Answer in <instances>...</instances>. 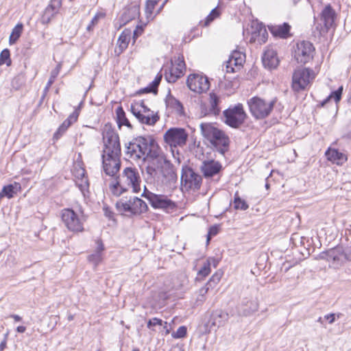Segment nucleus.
I'll return each mask as SVG.
<instances>
[{
    "mask_svg": "<svg viewBox=\"0 0 351 351\" xmlns=\"http://www.w3.org/2000/svg\"><path fill=\"white\" fill-rule=\"evenodd\" d=\"M201 133L220 154L224 156L229 150L230 140L229 136L221 130L210 123L200 124Z\"/></svg>",
    "mask_w": 351,
    "mask_h": 351,
    "instance_id": "obj_1",
    "label": "nucleus"
},
{
    "mask_svg": "<svg viewBox=\"0 0 351 351\" xmlns=\"http://www.w3.org/2000/svg\"><path fill=\"white\" fill-rule=\"evenodd\" d=\"M277 99L266 101L255 96L247 100V106L252 116L256 119H264L269 117L272 112Z\"/></svg>",
    "mask_w": 351,
    "mask_h": 351,
    "instance_id": "obj_2",
    "label": "nucleus"
},
{
    "mask_svg": "<svg viewBox=\"0 0 351 351\" xmlns=\"http://www.w3.org/2000/svg\"><path fill=\"white\" fill-rule=\"evenodd\" d=\"M319 258L326 260L329 263V267L335 269H339L343 265L346 261H349V254L345 251L342 246H337L322 252Z\"/></svg>",
    "mask_w": 351,
    "mask_h": 351,
    "instance_id": "obj_3",
    "label": "nucleus"
},
{
    "mask_svg": "<svg viewBox=\"0 0 351 351\" xmlns=\"http://www.w3.org/2000/svg\"><path fill=\"white\" fill-rule=\"evenodd\" d=\"M224 123L232 128L237 129L242 125L247 116L242 104L230 106L223 112Z\"/></svg>",
    "mask_w": 351,
    "mask_h": 351,
    "instance_id": "obj_4",
    "label": "nucleus"
},
{
    "mask_svg": "<svg viewBox=\"0 0 351 351\" xmlns=\"http://www.w3.org/2000/svg\"><path fill=\"white\" fill-rule=\"evenodd\" d=\"M202 177L191 167L184 165L182 167L181 184L185 191H197L200 189Z\"/></svg>",
    "mask_w": 351,
    "mask_h": 351,
    "instance_id": "obj_5",
    "label": "nucleus"
},
{
    "mask_svg": "<svg viewBox=\"0 0 351 351\" xmlns=\"http://www.w3.org/2000/svg\"><path fill=\"white\" fill-rule=\"evenodd\" d=\"M152 136H139L134 138L126 146V154L134 160L145 159Z\"/></svg>",
    "mask_w": 351,
    "mask_h": 351,
    "instance_id": "obj_6",
    "label": "nucleus"
},
{
    "mask_svg": "<svg viewBox=\"0 0 351 351\" xmlns=\"http://www.w3.org/2000/svg\"><path fill=\"white\" fill-rule=\"evenodd\" d=\"M115 206L119 213L129 212L132 215H139L148 209L147 204L136 197L130 199L122 198L116 203Z\"/></svg>",
    "mask_w": 351,
    "mask_h": 351,
    "instance_id": "obj_7",
    "label": "nucleus"
},
{
    "mask_svg": "<svg viewBox=\"0 0 351 351\" xmlns=\"http://www.w3.org/2000/svg\"><path fill=\"white\" fill-rule=\"evenodd\" d=\"M313 78V70L302 67L296 69L292 75L291 87L293 90L300 92L305 90Z\"/></svg>",
    "mask_w": 351,
    "mask_h": 351,
    "instance_id": "obj_8",
    "label": "nucleus"
},
{
    "mask_svg": "<svg viewBox=\"0 0 351 351\" xmlns=\"http://www.w3.org/2000/svg\"><path fill=\"white\" fill-rule=\"evenodd\" d=\"M142 196L149 201L154 208L170 211L176 208V202L169 199L166 195L152 193L147 191L145 186Z\"/></svg>",
    "mask_w": 351,
    "mask_h": 351,
    "instance_id": "obj_9",
    "label": "nucleus"
},
{
    "mask_svg": "<svg viewBox=\"0 0 351 351\" xmlns=\"http://www.w3.org/2000/svg\"><path fill=\"white\" fill-rule=\"evenodd\" d=\"M189 134L182 128H171L164 134L165 142L171 147H183L186 145Z\"/></svg>",
    "mask_w": 351,
    "mask_h": 351,
    "instance_id": "obj_10",
    "label": "nucleus"
},
{
    "mask_svg": "<svg viewBox=\"0 0 351 351\" xmlns=\"http://www.w3.org/2000/svg\"><path fill=\"white\" fill-rule=\"evenodd\" d=\"M315 47L309 41L302 40L296 44L294 58L298 63L306 64L313 58Z\"/></svg>",
    "mask_w": 351,
    "mask_h": 351,
    "instance_id": "obj_11",
    "label": "nucleus"
},
{
    "mask_svg": "<svg viewBox=\"0 0 351 351\" xmlns=\"http://www.w3.org/2000/svg\"><path fill=\"white\" fill-rule=\"evenodd\" d=\"M61 217L64 226L70 231L78 232L84 230L82 220L73 210L70 208L63 209Z\"/></svg>",
    "mask_w": 351,
    "mask_h": 351,
    "instance_id": "obj_12",
    "label": "nucleus"
},
{
    "mask_svg": "<svg viewBox=\"0 0 351 351\" xmlns=\"http://www.w3.org/2000/svg\"><path fill=\"white\" fill-rule=\"evenodd\" d=\"M186 84L191 90L197 93L206 92L210 87L208 77L199 74L189 75L187 77Z\"/></svg>",
    "mask_w": 351,
    "mask_h": 351,
    "instance_id": "obj_13",
    "label": "nucleus"
},
{
    "mask_svg": "<svg viewBox=\"0 0 351 351\" xmlns=\"http://www.w3.org/2000/svg\"><path fill=\"white\" fill-rule=\"evenodd\" d=\"M163 180L162 183L167 186H171L175 184L178 180L173 165L169 160L162 161L161 164L157 165Z\"/></svg>",
    "mask_w": 351,
    "mask_h": 351,
    "instance_id": "obj_14",
    "label": "nucleus"
},
{
    "mask_svg": "<svg viewBox=\"0 0 351 351\" xmlns=\"http://www.w3.org/2000/svg\"><path fill=\"white\" fill-rule=\"evenodd\" d=\"M186 70V65L182 55L178 56L175 60L169 71H165V77L169 83H174L178 78L182 76Z\"/></svg>",
    "mask_w": 351,
    "mask_h": 351,
    "instance_id": "obj_15",
    "label": "nucleus"
},
{
    "mask_svg": "<svg viewBox=\"0 0 351 351\" xmlns=\"http://www.w3.org/2000/svg\"><path fill=\"white\" fill-rule=\"evenodd\" d=\"M104 150L101 154L102 166L105 173L107 176L110 175V126L106 123L102 132Z\"/></svg>",
    "mask_w": 351,
    "mask_h": 351,
    "instance_id": "obj_16",
    "label": "nucleus"
},
{
    "mask_svg": "<svg viewBox=\"0 0 351 351\" xmlns=\"http://www.w3.org/2000/svg\"><path fill=\"white\" fill-rule=\"evenodd\" d=\"M145 158L152 159L151 162H154L156 165L161 164L162 161L167 160L165 155L152 136L150 137Z\"/></svg>",
    "mask_w": 351,
    "mask_h": 351,
    "instance_id": "obj_17",
    "label": "nucleus"
},
{
    "mask_svg": "<svg viewBox=\"0 0 351 351\" xmlns=\"http://www.w3.org/2000/svg\"><path fill=\"white\" fill-rule=\"evenodd\" d=\"M201 172L205 178H210L219 173L222 170L221 164L213 159L204 160L199 167Z\"/></svg>",
    "mask_w": 351,
    "mask_h": 351,
    "instance_id": "obj_18",
    "label": "nucleus"
},
{
    "mask_svg": "<svg viewBox=\"0 0 351 351\" xmlns=\"http://www.w3.org/2000/svg\"><path fill=\"white\" fill-rule=\"evenodd\" d=\"M62 0H51L49 4L44 10L41 16L40 21L43 24L47 25L58 13Z\"/></svg>",
    "mask_w": 351,
    "mask_h": 351,
    "instance_id": "obj_19",
    "label": "nucleus"
},
{
    "mask_svg": "<svg viewBox=\"0 0 351 351\" xmlns=\"http://www.w3.org/2000/svg\"><path fill=\"white\" fill-rule=\"evenodd\" d=\"M245 53L238 50H234L226 62V72L234 73L235 71L234 66L239 69L245 62Z\"/></svg>",
    "mask_w": 351,
    "mask_h": 351,
    "instance_id": "obj_20",
    "label": "nucleus"
},
{
    "mask_svg": "<svg viewBox=\"0 0 351 351\" xmlns=\"http://www.w3.org/2000/svg\"><path fill=\"white\" fill-rule=\"evenodd\" d=\"M335 19L336 12L335 10L330 4H328L321 12V21L324 23L327 32L334 25Z\"/></svg>",
    "mask_w": 351,
    "mask_h": 351,
    "instance_id": "obj_21",
    "label": "nucleus"
},
{
    "mask_svg": "<svg viewBox=\"0 0 351 351\" xmlns=\"http://www.w3.org/2000/svg\"><path fill=\"white\" fill-rule=\"evenodd\" d=\"M124 176L126 177L128 183L132 186L133 191L138 193L141 190V178L136 169L127 167L123 171Z\"/></svg>",
    "mask_w": 351,
    "mask_h": 351,
    "instance_id": "obj_22",
    "label": "nucleus"
},
{
    "mask_svg": "<svg viewBox=\"0 0 351 351\" xmlns=\"http://www.w3.org/2000/svg\"><path fill=\"white\" fill-rule=\"evenodd\" d=\"M140 14V7L138 5H130L125 8L120 16V20L123 25H125L130 21L136 19Z\"/></svg>",
    "mask_w": 351,
    "mask_h": 351,
    "instance_id": "obj_23",
    "label": "nucleus"
},
{
    "mask_svg": "<svg viewBox=\"0 0 351 351\" xmlns=\"http://www.w3.org/2000/svg\"><path fill=\"white\" fill-rule=\"evenodd\" d=\"M291 25L288 23H283L279 25H271L269 26V29L271 34L275 37L280 38H287L291 36L290 33Z\"/></svg>",
    "mask_w": 351,
    "mask_h": 351,
    "instance_id": "obj_24",
    "label": "nucleus"
},
{
    "mask_svg": "<svg viewBox=\"0 0 351 351\" xmlns=\"http://www.w3.org/2000/svg\"><path fill=\"white\" fill-rule=\"evenodd\" d=\"M263 64L265 68L273 69L278 65L277 53L273 49H267L265 51L262 57Z\"/></svg>",
    "mask_w": 351,
    "mask_h": 351,
    "instance_id": "obj_25",
    "label": "nucleus"
},
{
    "mask_svg": "<svg viewBox=\"0 0 351 351\" xmlns=\"http://www.w3.org/2000/svg\"><path fill=\"white\" fill-rule=\"evenodd\" d=\"M229 319V315L221 309L213 311L210 315L209 323L217 328L224 326Z\"/></svg>",
    "mask_w": 351,
    "mask_h": 351,
    "instance_id": "obj_26",
    "label": "nucleus"
},
{
    "mask_svg": "<svg viewBox=\"0 0 351 351\" xmlns=\"http://www.w3.org/2000/svg\"><path fill=\"white\" fill-rule=\"evenodd\" d=\"M78 117V109H75L74 112H73V113H71L69 117L60 125L58 130L54 134L53 138L58 139L66 132L69 126L77 120Z\"/></svg>",
    "mask_w": 351,
    "mask_h": 351,
    "instance_id": "obj_27",
    "label": "nucleus"
},
{
    "mask_svg": "<svg viewBox=\"0 0 351 351\" xmlns=\"http://www.w3.org/2000/svg\"><path fill=\"white\" fill-rule=\"evenodd\" d=\"M104 250V246L100 239L95 240V251L88 256V261L96 267L103 258L102 252Z\"/></svg>",
    "mask_w": 351,
    "mask_h": 351,
    "instance_id": "obj_28",
    "label": "nucleus"
},
{
    "mask_svg": "<svg viewBox=\"0 0 351 351\" xmlns=\"http://www.w3.org/2000/svg\"><path fill=\"white\" fill-rule=\"evenodd\" d=\"M21 191L20 183L14 182L12 184L5 185L0 192V199L3 197L11 199L14 197L19 192Z\"/></svg>",
    "mask_w": 351,
    "mask_h": 351,
    "instance_id": "obj_29",
    "label": "nucleus"
},
{
    "mask_svg": "<svg viewBox=\"0 0 351 351\" xmlns=\"http://www.w3.org/2000/svg\"><path fill=\"white\" fill-rule=\"evenodd\" d=\"M326 156L328 160L337 165H342L347 160V157L344 154L335 149L328 148L326 152Z\"/></svg>",
    "mask_w": 351,
    "mask_h": 351,
    "instance_id": "obj_30",
    "label": "nucleus"
},
{
    "mask_svg": "<svg viewBox=\"0 0 351 351\" xmlns=\"http://www.w3.org/2000/svg\"><path fill=\"white\" fill-rule=\"evenodd\" d=\"M130 39L129 34L123 32L119 37L117 46L114 49V53L119 56L127 47Z\"/></svg>",
    "mask_w": 351,
    "mask_h": 351,
    "instance_id": "obj_31",
    "label": "nucleus"
},
{
    "mask_svg": "<svg viewBox=\"0 0 351 351\" xmlns=\"http://www.w3.org/2000/svg\"><path fill=\"white\" fill-rule=\"evenodd\" d=\"M221 102L220 97L215 93L209 94V108L213 116H218L221 112L219 104Z\"/></svg>",
    "mask_w": 351,
    "mask_h": 351,
    "instance_id": "obj_32",
    "label": "nucleus"
},
{
    "mask_svg": "<svg viewBox=\"0 0 351 351\" xmlns=\"http://www.w3.org/2000/svg\"><path fill=\"white\" fill-rule=\"evenodd\" d=\"M134 115L140 123L149 125H154L159 119V117L157 114L145 115L140 110L134 113Z\"/></svg>",
    "mask_w": 351,
    "mask_h": 351,
    "instance_id": "obj_33",
    "label": "nucleus"
},
{
    "mask_svg": "<svg viewBox=\"0 0 351 351\" xmlns=\"http://www.w3.org/2000/svg\"><path fill=\"white\" fill-rule=\"evenodd\" d=\"M165 104L168 108L173 109L180 114H182L183 106L182 103L170 94L165 99Z\"/></svg>",
    "mask_w": 351,
    "mask_h": 351,
    "instance_id": "obj_34",
    "label": "nucleus"
},
{
    "mask_svg": "<svg viewBox=\"0 0 351 351\" xmlns=\"http://www.w3.org/2000/svg\"><path fill=\"white\" fill-rule=\"evenodd\" d=\"M117 123L120 128L121 125H125L129 128L132 126L125 116V113L121 106H119L116 109Z\"/></svg>",
    "mask_w": 351,
    "mask_h": 351,
    "instance_id": "obj_35",
    "label": "nucleus"
},
{
    "mask_svg": "<svg viewBox=\"0 0 351 351\" xmlns=\"http://www.w3.org/2000/svg\"><path fill=\"white\" fill-rule=\"evenodd\" d=\"M241 308V313L244 316H247L258 310V303L254 300H250L243 304Z\"/></svg>",
    "mask_w": 351,
    "mask_h": 351,
    "instance_id": "obj_36",
    "label": "nucleus"
},
{
    "mask_svg": "<svg viewBox=\"0 0 351 351\" xmlns=\"http://www.w3.org/2000/svg\"><path fill=\"white\" fill-rule=\"evenodd\" d=\"M343 93V86L339 87L336 90L331 92V93L321 103V106H324L330 100L334 99L336 104L340 101Z\"/></svg>",
    "mask_w": 351,
    "mask_h": 351,
    "instance_id": "obj_37",
    "label": "nucleus"
},
{
    "mask_svg": "<svg viewBox=\"0 0 351 351\" xmlns=\"http://www.w3.org/2000/svg\"><path fill=\"white\" fill-rule=\"evenodd\" d=\"M60 68H61V65L59 64L51 71V76H50V77H49V80H48V82L47 83L46 86L44 88L43 97L47 94V93L49 91V89L50 88L51 86L53 84V82L55 81V79L56 78V77L58 76V73L60 72Z\"/></svg>",
    "mask_w": 351,
    "mask_h": 351,
    "instance_id": "obj_38",
    "label": "nucleus"
},
{
    "mask_svg": "<svg viewBox=\"0 0 351 351\" xmlns=\"http://www.w3.org/2000/svg\"><path fill=\"white\" fill-rule=\"evenodd\" d=\"M158 165L154 162H150L145 169V171L147 175V180H150L151 181L152 180H155L158 173Z\"/></svg>",
    "mask_w": 351,
    "mask_h": 351,
    "instance_id": "obj_39",
    "label": "nucleus"
},
{
    "mask_svg": "<svg viewBox=\"0 0 351 351\" xmlns=\"http://www.w3.org/2000/svg\"><path fill=\"white\" fill-rule=\"evenodd\" d=\"M208 290L209 287H207V285H204L203 287L198 290L197 293V295L194 303L195 306H199L203 304V302L206 300V295Z\"/></svg>",
    "mask_w": 351,
    "mask_h": 351,
    "instance_id": "obj_40",
    "label": "nucleus"
},
{
    "mask_svg": "<svg viewBox=\"0 0 351 351\" xmlns=\"http://www.w3.org/2000/svg\"><path fill=\"white\" fill-rule=\"evenodd\" d=\"M160 0H147L145 4V14L147 19L152 20L154 18L153 16V11L156 5Z\"/></svg>",
    "mask_w": 351,
    "mask_h": 351,
    "instance_id": "obj_41",
    "label": "nucleus"
},
{
    "mask_svg": "<svg viewBox=\"0 0 351 351\" xmlns=\"http://www.w3.org/2000/svg\"><path fill=\"white\" fill-rule=\"evenodd\" d=\"M75 184L79 189L81 191L83 195L85 197L86 193H88L89 182L88 178H80L75 180Z\"/></svg>",
    "mask_w": 351,
    "mask_h": 351,
    "instance_id": "obj_42",
    "label": "nucleus"
},
{
    "mask_svg": "<svg viewBox=\"0 0 351 351\" xmlns=\"http://www.w3.org/2000/svg\"><path fill=\"white\" fill-rule=\"evenodd\" d=\"M23 24L19 23L17 24L14 28L12 29V32L10 36V43H14L20 37L22 30H23Z\"/></svg>",
    "mask_w": 351,
    "mask_h": 351,
    "instance_id": "obj_43",
    "label": "nucleus"
},
{
    "mask_svg": "<svg viewBox=\"0 0 351 351\" xmlns=\"http://www.w3.org/2000/svg\"><path fill=\"white\" fill-rule=\"evenodd\" d=\"M220 14L219 10L215 8H213L210 14L205 19L204 22L200 21L199 25L204 27L208 26L212 21H213L216 18H217Z\"/></svg>",
    "mask_w": 351,
    "mask_h": 351,
    "instance_id": "obj_44",
    "label": "nucleus"
},
{
    "mask_svg": "<svg viewBox=\"0 0 351 351\" xmlns=\"http://www.w3.org/2000/svg\"><path fill=\"white\" fill-rule=\"evenodd\" d=\"M234 208L236 210H246L249 206L247 204V202L242 199L237 194V193L234 195Z\"/></svg>",
    "mask_w": 351,
    "mask_h": 351,
    "instance_id": "obj_45",
    "label": "nucleus"
},
{
    "mask_svg": "<svg viewBox=\"0 0 351 351\" xmlns=\"http://www.w3.org/2000/svg\"><path fill=\"white\" fill-rule=\"evenodd\" d=\"M11 64L10 50L5 49L0 53V65L6 64L7 66H10Z\"/></svg>",
    "mask_w": 351,
    "mask_h": 351,
    "instance_id": "obj_46",
    "label": "nucleus"
},
{
    "mask_svg": "<svg viewBox=\"0 0 351 351\" xmlns=\"http://www.w3.org/2000/svg\"><path fill=\"white\" fill-rule=\"evenodd\" d=\"M125 191V189L120 186L119 182L117 180H111V192L116 196H119Z\"/></svg>",
    "mask_w": 351,
    "mask_h": 351,
    "instance_id": "obj_47",
    "label": "nucleus"
},
{
    "mask_svg": "<svg viewBox=\"0 0 351 351\" xmlns=\"http://www.w3.org/2000/svg\"><path fill=\"white\" fill-rule=\"evenodd\" d=\"M114 141L113 149L111 150V160H112V153L115 154V156H118L121 155V146L119 141L118 135L112 136L111 135V142Z\"/></svg>",
    "mask_w": 351,
    "mask_h": 351,
    "instance_id": "obj_48",
    "label": "nucleus"
},
{
    "mask_svg": "<svg viewBox=\"0 0 351 351\" xmlns=\"http://www.w3.org/2000/svg\"><path fill=\"white\" fill-rule=\"evenodd\" d=\"M187 328L184 326H180L176 332L172 333V337L176 339L183 338L186 336Z\"/></svg>",
    "mask_w": 351,
    "mask_h": 351,
    "instance_id": "obj_49",
    "label": "nucleus"
},
{
    "mask_svg": "<svg viewBox=\"0 0 351 351\" xmlns=\"http://www.w3.org/2000/svg\"><path fill=\"white\" fill-rule=\"evenodd\" d=\"M213 116V112H210V108L209 106H207L206 104H202L199 109V117H210Z\"/></svg>",
    "mask_w": 351,
    "mask_h": 351,
    "instance_id": "obj_50",
    "label": "nucleus"
},
{
    "mask_svg": "<svg viewBox=\"0 0 351 351\" xmlns=\"http://www.w3.org/2000/svg\"><path fill=\"white\" fill-rule=\"evenodd\" d=\"M210 263L207 261L205 263L202 267V269L198 271V275L202 276L203 277L207 276L210 272Z\"/></svg>",
    "mask_w": 351,
    "mask_h": 351,
    "instance_id": "obj_51",
    "label": "nucleus"
},
{
    "mask_svg": "<svg viewBox=\"0 0 351 351\" xmlns=\"http://www.w3.org/2000/svg\"><path fill=\"white\" fill-rule=\"evenodd\" d=\"M104 14L102 13H97L91 20L90 23L87 26V30L90 31L93 27L98 23L100 18H103Z\"/></svg>",
    "mask_w": 351,
    "mask_h": 351,
    "instance_id": "obj_52",
    "label": "nucleus"
},
{
    "mask_svg": "<svg viewBox=\"0 0 351 351\" xmlns=\"http://www.w3.org/2000/svg\"><path fill=\"white\" fill-rule=\"evenodd\" d=\"M162 324V319L157 318V317H154L147 322V326L148 328H151L152 326H161Z\"/></svg>",
    "mask_w": 351,
    "mask_h": 351,
    "instance_id": "obj_53",
    "label": "nucleus"
},
{
    "mask_svg": "<svg viewBox=\"0 0 351 351\" xmlns=\"http://www.w3.org/2000/svg\"><path fill=\"white\" fill-rule=\"evenodd\" d=\"M258 36H261L260 39H258V42L260 43H265L267 40V32L266 29L264 27L261 26L258 29Z\"/></svg>",
    "mask_w": 351,
    "mask_h": 351,
    "instance_id": "obj_54",
    "label": "nucleus"
},
{
    "mask_svg": "<svg viewBox=\"0 0 351 351\" xmlns=\"http://www.w3.org/2000/svg\"><path fill=\"white\" fill-rule=\"evenodd\" d=\"M153 93L154 94H157V90H155L152 86L151 84H149V85L147 87H145L143 88H141L140 90H138L137 92H136V94L137 95H141V94H143V93Z\"/></svg>",
    "mask_w": 351,
    "mask_h": 351,
    "instance_id": "obj_55",
    "label": "nucleus"
},
{
    "mask_svg": "<svg viewBox=\"0 0 351 351\" xmlns=\"http://www.w3.org/2000/svg\"><path fill=\"white\" fill-rule=\"evenodd\" d=\"M218 232H219V227L217 226H211L208 230V235H207V242L208 243L209 242V241L212 237L217 235Z\"/></svg>",
    "mask_w": 351,
    "mask_h": 351,
    "instance_id": "obj_56",
    "label": "nucleus"
},
{
    "mask_svg": "<svg viewBox=\"0 0 351 351\" xmlns=\"http://www.w3.org/2000/svg\"><path fill=\"white\" fill-rule=\"evenodd\" d=\"M220 279L221 275L215 274L213 275L210 280L205 285H207V287H209L210 288L212 286V284L217 285L219 282Z\"/></svg>",
    "mask_w": 351,
    "mask_h": 351,
    "instance_id": "obj_57",
    "label": "nucleus"
},
{
    "mask_svg": "<svg viewBox=\"0 0 351 351\" xmlns=\"http://www.w3.org/2000/svg\"><path fill=\"white\" fill-rule=\"evenodd\" d=\"M121 163L119 162L114 161L113 168L111 169V180H117V178L116 177V173L119 171Z\"/></svg>",
    "mask_w": 351,
    "mask_h": 351,
    "instance_id": "obj_58",
    "label": "nucleus"
},
{
    "mask_svg": "<svg viewBox=\"0 0 351 351\" xmlns=\"http://www.w3.org/2000/svg\"><path fill=\"white\" fill-rule=\"evenodd\" d=\"M162 80V75H157L155 77L154 80L150 83L151 86L155 89L158 90V86L160 84V82Z\"/></svg>",
    "mask_w": 351,
    "mask_h": 351,
    "instance_id": "obj_59",
    "label": "nucleus"
},
{
    "mask_svg": "<svg viewBox=\"0 0 351 351\" xmlns=\"http://www.w3.org/2000/svg\"><path fill=\"white\" fill-rule=\"evenodd\" d=\"M86 171L83 168H80L75 173V176L76 180H79L80 178H87L86 176Z\"/></svg>",
    "mask_w": 351,
    "mask_h": 351,
    "instance_id": "obj_60",
    "label": "nucleus"
},
{
    "mask_svg": "<svg viewBox=\"0 0 351 351\" xmlns=\"http://www.w3.org/2000/svg\"><path fill=\"white\" fill-rule=\"evenodd\" d=\"M324 319L327 320L329 324H332L335 322L336 319V315L335 313H330L324 315Z\"/></svg>",
    "mask_w": 351,
    "mask_h": 351,
    "instance_id": "obj_61",
    "label": "nucleus"
},
{
    "mask_svg": "<svg viewBox=\"0 0 351 351\" xmlns=\"http://www.w3.org/2000/svg\"><path fill=\"white\" fill-rule=\"evenodd\" d=\"M135 104L137 106H140L142 108H143V112L147 113L150 111L149 108L145 106L144 100L136 101Z\"/></svg>",
    "mask_w": 351,
    "mask_h": 351,
    "instance_id": "obj_62",
    "label": "nucleus"
},
{
    "mask_svg": "<svg viewBox=\"0 0 351 351\" xmlns=\"http://www.w3.org/2000/svg\"><path fill=\"white\" fill-rule=\"evenodd\" d=\"M7 335H8V334L5 335L3 340L0 343V351H3L6 347Z\"/></svg>",
    "mask_w": 351,
    "mask_h": 351,
    "instance_id": "obj_63",
    "label": "nucleus"
},
{
    "mask_svg": "<svg viewBox=\"0 0 351 351\" xmlns=\"http://www.w3.org/2000/svg\"><path fill=\"white\" fill-rule=\"evenodd\" d=\"M26 328L23 326H19L16 328V331L19 333H23L25 331Z\"/></svg>",
    "mask_w": 351,
    "mask_h": 351,
    "instance_id": "obj_64",
    "label": "nucleus"
}]
</instances>
